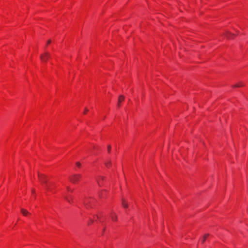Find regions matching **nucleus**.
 Instances as JSON below:
<instances>
[{"label":"nucleus","mask_w":248,"mask_h":248,"mask_svg":"<svg viewBox=\"0 0 248 248\" xmlns=\"http://www.w3.org/2000/svg\"><path fill=\"white\" fill-rule=\"evenodd\" d=\"M82 176L79 174H73L70 177V180L73 183H76L81 178Z\"/></svg>","instance_id":"f257e3e1"},{"label":"nucleus","mask_w":248,"mask_h":248,"mask_svg":"<svg viewBox=\"0 0 248 248\" xmlns=\"http://www.w3.org/2000/svg\"><path fill=\"white\" fill-rule=\"evenodd\" d=\"M38 176L39 181L43 184H45L47 182V177L43 174L38 173Z\"/></svg>","instance_id":"f03ea898"},{"label":"nucleus","mask_w":248,"mask_h":248,"mask_svg":"<svg viewBox=\"0 0 248 248\" xmlns=\"http://www.w3.org/2000/svg\"><path fill=\"white\" fill-rule=\"evenodd\" d=\"M40 57L42 61L46 62L50 58V54L48 52H45L44 54L41 55Z\"/></svg>","instance_id":"7ed1b4c3"},{"label":"nucleus","mask_w":248,"mask_h":248,"mask_svg":"<svg viewBox=\"0 0 248 248\" xmlns=\"http://www.w3.org/2000/svg\"><path fill=\"white\" fill-rule=\"evenodd\" d=\"M124 96H123L122 95L119 96V98H118V104H117V106L118 107H120L121 106V103L124 100Z\"/></svg>","instance_id":"20e7f679"},{"label":"nucleus","mask_w":248,"mask_h":248,"mask_svg":"<svg viewBox=\"0 0 248 248\" xmlns=\"http://www.w3.org/2000/svg\"><path fill=\"white\" fill-rule=\"evenodd\" d=\"M104 179V178L102 176L99 177V178L98 179H97V182L99 186H101L102 185V181H103Z\"/></svg>","instance_id":"39448f33"},{"label":"nucleus","mask_w":248,"mask_h":248,"mask_svg":"<svg viewBox=\"0 0 248 248\" xmlns=\"http://www.w3.org/2000/svg\"><path fill=\"white\" fill-rule=\"evenodd\" d=\"M226 36L229 39L232 38L233 36H234V35L231 32H230L229 31H227L226 34Z\"/></svg>","instance_id":"423d86ee"},{"label":"nucleus","mask_w":248,"mask_h":248,"mask_svg":"<svg viewBox=\"0 0 248 248\" xmlns=\"http://www.w3.org/2000/svg\"><path fill=\"white\" fill-rule=\"evenodd\" d=\"M21 212L25 216H26L30 214V213L27 210L24 209H21Z\"/></svg>","instance_id":"0eeeda50"},{"label":"nucleus","mask_w":248,"mask_h":248,"mask_svg":"<svg viewBox=\"0 0 248 248\" xmlns=\"http://www.w3.org/2000/svg\"><path fill=\"white\" fill-rule=\"evenodd\" d=\"M111 218L113 221H116L117 220V217L114 213H111Z\"/></svg>","instance_id":"6e6552de"},{"label":"nucleus","mask_w":248,"mask_h":248,"mask_svg":"<svg viewBox=\"0 0 248 248\" xmlns=\"http://www.w3.org/2000/svg\"><path fill=\"white\" fill-rule=\"evenodd\" d=\"M122 205L124 208L128 207V204L126 203L125 200L124 199H122Z\"/></svg>","instance_id":"1a4fd4ad"},{"label":"nucleus","mask_w":248,"mask_h":248,"mask_svg":"<svg viewBox=\"0 0 248 248\" xmlns=\"http://www.w3.org/2000/svg\"><path fill=\"white\" fill-rule=\"evenodd\" d=\"M209 235V234L207 233V234H205V235L203 236V237H202V243H203L205 242V240H206V238H207Z\"/></svg>","instance_id":"9d476101"},{"label":"nucleus","mask_w":248,"mask_h":248,"mask_svg":"<svg viewBox=\"0 0 248 248\" xmlns=\"http://www.w3.org/2000/svg\"><path fill=\"white\" fill-rule=\"evenodd\" d=\"M44 186L47 190H50V186L48 184H47V182L46 184H44Z\"/></svg>","instance_id":"9b49d317"},{"label":"nucleus","mask_w":248,"mask_h":248,"mask_svg":"<svg viewBox=\"0 0 248 248\" xmlns=\"http://www.w3.org/2000/svg\"><path fill=\"white\" fill-rule=\"evenodd\" d=\"M244 86V84L242 83H239L238 84H235L234 85V87H239Z\"/></svg>","instance_id":"f8f14e48"},{"label":"nucleus","mask_w":248,"mask_h":248,"mask_svg":"<svg viewBox=\"0 0 248 248\" xmlns=\"http://www.w3.org/2000/svg\"><path fill=\"white\" fill-rule=\"evenodd\" d=\"M106 164V166L107 167H109V166H111V161H108V162H106L105 163Z\"/></svg>","instance_id":"ddd939ff"},{"label":"nucleus","mask_w":248,"mask_h":248,"mask_svg":"<svg viewBox=\"0 0 248 248\" xmlns=\"http://www.w3.org/2000/svg\"><path fill=\"white\" fill-rule=\"evenodd\" d=\"M76 165L78 167H80L81 166V164L80 162H76Z\"/></svg>","instance_id":"4468645a"},{"label":"nucleus","mask_w":248,"mask_h":248,"mask_svg":"<svg viewBox=\"0 0 248 248\" xmlns=\"http://www.w3.org/2000/svg\"><path fill=\"white\" fill-rule=\"evenodd\" d=\"M110 150H111V146L110 145H108V152L109 153L110 151Z\"/></svg>","instance_id":"2eb2a0df"},{"label":"nucleus","mask_w":248,"mask_h":248,"mask_svg":"<svg viewBox=\"0 0 248 248\" xmlns=\"http://www.w3.org/2000/svg\"><path fill=\"white\" fill-rule=\"evenodd\" d=\"M64 198L65 199V200H66L67 201V202H69V203H70V202H71L70 200L68 198V197H67L65 196V197H64Z\"/></svg>","instance_id":"dca6fc26"},{"label":"nucleus","mask_w":248,"mask_h":248,"mask_svg":"<svg viewBox=\"0 0 248 248\" xmlns=\"http://www.w3.org/2000/svg\"><path fill=\"white\" fill-rule=\"evenodd\" d=\"M88 111H89L88 109L87 108H85L84 111V114H86V112H88Z\"/></svg>","instance_id":"f3484780"},{"label":"nucleus","mask_w":248,"mask_h":248,"mask_svg":"<svg viewBox=\"0 0 248 248\" xmlns=\"http://www.w3.org/2000/svg\"><path fill=\"white\" fill-rule=\"evenodd\" d=\"M51 40H49L47 42V45L51 43Z\"/></svg>","instance_id":"a211bd4d"},{"label":"nucleus","mask_w":248,"mask_h":248,"mask_svg":"<svg viewBox=\"0 0 248 248\" xmlns=\"http://www.w3.org/2000/svg\"><path fill=\"white\" fill-rule=\"evenodd\" d=\"M67 190H69V191H73V190L70 189V188H69V187H67Z\"/></svg>","instance_id":"6ab92c4d"},{"label":"nucleus","mask_w":248,"mask_h":248,"mask_svg":"<svg viewBox=\"0 0 248 248\" xmlns=\"http://www.w3.org/2000/svg\"><path fill=\"white\" fill-rule=\"evenodd\" d=\"M32 192L33 193H34L35 192V190H34V189H32Z\"/></svg>","instance_id":"aec40b11"},{"label":"nucleus","mask_w":248,"mask_h":248,"mask_svg":"<svg viewBox=\"0 0 248 248\" xmlns=\"http://www.w3.org/2000/svg\"><path fill=\"white\" fill-rule=\"evenodd\" d=\"M91 223L93 222V220H91Z\"/></svg>","instance_id":"412c9836"}]
</instances>
